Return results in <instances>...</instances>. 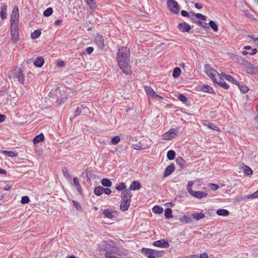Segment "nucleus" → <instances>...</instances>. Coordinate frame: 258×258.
<instances>
[{
  "label": "nucleus",
  "mask_w": 258,
  "mask_h": 258,
  "mask_svg": "<svg viewBox=\"0 0 258 258\" xmlns=\"http://www.w3.org/2000/svg\"><path fill=\"white\" fill-rule=\"evenodd\" d=\"M82 176L84 179H86L88 181L95 178V175L93 174L90 170L86 169L82 172Z\"/></svg>",
  "instance_id": "9b49d317"
},
{
  "label": "nucleus",
  "mask_w": 258,
  "mask_h": 258,
  "mask_svg": "<svg viewBox=\"0 0 258 258\" xmlns=\"http://www.w3.org/2000/svg\"><path fill=\"white\" fill-rule=\"evenodd\" d=\"M257 52V50L256 49L254 48V49H251L250 50H249L248 51H243L242 52V53L243 55H246L247 54H250V55H254L255 54H256Z\"/></svg>",
  "instance_id": "58836bf2"
},
{
  "label": "nucleus",
  "mask_w": 258,
  "mask_h": 258,
  "mask_svg": "<svg viewBox=\"0 0 258 258\" xmlns=\"http://www.w3.org/2000/svg\"><path fill=\"white\" fill-rule=\"evenodd\" d=\"M85 2L91 10H94L96 9L97 2L96 0H85Z\"/></svg>",
  "instance_id": "b1692460"
},
{
  "label": "nucleus",
  "mask_w": 258,
  "mask_h": 258,
  "mask_svg": "<svg viewBox=\"0 0 258 258\" xmlns=\"http://www.w3.org/2000/svg\"><path fill=\"white\" fill-rule=\"evenodd\" d=\"M202 90L205 92H208L212 93L214 92V90L212 88L210 87L209 85H204L202 88Z\"/></svg>",
  "instance_id": "4c0bfd02"
},
{
  "label": "nucleus",
  "mask_w": 258,
  "mask_h": 258,
  "mask_svg": "<svg viewBox=\"0 0 258 258\" xmlns=\"http://www.w3.org/2000/svg\"><path fill=\"white\" fill-rule=\"evenodd\" d=\"M190 194L198 199H202L207 196V193L201 191H195L193 190L191 191V192Z\"/></svg>",
  "instance_id": "a211bd4d"
},
{
  "label": "nucleus",
  "mask_w": 258,
  "mask_h": 258,
  "mask_svg": "<svg viewBox=\"0 0 258 258\" xmlns=\"http://www.w3.org/2000/svg\"><path fill=\"white\" fill-rule=\"evenodd\" d=\"M141 251L145 255L149 258H154V249L148 248H142Z\"/></svg>",
  "instance_id": "f3484780"
},
{
  "label": "nucleus",
  "mask_w": 258,
  "mask_h": 258,
  "mask_svg": "<svg viewBox=\"0 0 258 258\" xmlns=\"http://www.w3.org/2000/svg\"><path fill=\"white\" fill-rule=\"evenodd\" d=\"M41 31L40 30L37 29L35 30L33 33H31V37L33 39H35L37 38L38 37L40 36L41 34Z\"/></svg>",
  "instance_id": "72a5a7b5"
},
{
  "label": "nucleus",
  "mask_w": 258,
  "mask_h": 258,
  "mask_svg": "<svg viewBox=\"0 0 258 258\" xmlns=\"http://www.w3.org/2000/svg\"><path fill=\"white\" fill-rule=\"evenodd\" d=\"M130 203H130V202L121 200V203L120 205V210L122 211H123V212L128 210V209L130 207Z\"/></svg>",
  "instance_id": "4be33fe9"
},
{
  "label": "nucleus",
  "mask_w": 258,
  "mask_h": 258,
  "mask_svg": "<svg viewBox=\"0 0 258 258\" xmlns=\"http://www.w3.org/2000/svg\"><path fill=\"white\" fill-rule=\"evenodd\" d=\"M145 89L147 95L149 96V97H152L154 98H161V97L157 94L151 87L146 86Z\"/></svg>",
  "instance_id": "f8f14e48"
},
{
  "label": "nucleus",
  "mask_w": 258,
  "mask_h": 258,
  "mask_svg": "<svg viewBox=\"0 0 258 258\" xmlns=\"http://www.w3.org/2000/svg\"><path fill=\"white\" fill-rule=\"evenodd\" d=\"M205 72L207 74V75L211 78L213 81L214 82L215 80H216V76H219V74L214 70L213 69H212L209 64H206L205 66Z\"/></svg>",
  "instance_id": "39448f33"
},
{
  "label": "nucleus",
  "mask_w": 258,
  "mask_h": 258,
  "mask_svg": "<svg viewBox=\"0 0 258 258\" xmlns=\"http://www.w3.org/2000/svg\"><path fill=\"white\" fill-rule=\"evenodd\" d=\"M226 80L236 85L238 84V81H237L236 80H235L234 78H233L229 75L226 77Z\"/></svg>",
  "instance_id": "603ef678"
},
{
  "label": "nucleus",
  "mask_w": 258,
  "mask_h": 258,
  "mask_svg": "<svg viewBox=\"0 0 258 258\" xmlns=\"http://www.w3.org/2000/svg\"><path fill=\"white\" fill-rule=\"evenodd\" d=\"M141 187V184L140 182L137 181H135L132 182L130 187V189L128 190H135L137 189H139Z\"/></svg>",
  "instance_id": "393cba45"
},
{
  "label": "nucleus",
  "mask_w": 258,
  "mask_h": 258,
  "mask_svg": "<svg viewBox=\"0 0 258 258\" xmlns=\"http://www.w3.org/2000/svg\"><path fill=\"white\" fill-rule=\"evenodd\" d=\"M19 18L18 7L15 6L13 10L11 17V26L18 25Z\"/></svg>",
  "instance_id": "20e7f679"
},
{
  "label": "nucleus",
  "mask_w": 258,
  "mask_h": 258,
  "mask_svg": "<svg viewBox=\"0 0 258 258\" xmlns=\"http://www.w3.org/2000/svg\"><path fill=\"white\" fill-rule=\"evenodd\" d=\"M111 192V190L110 188L103 187V193H105L106 195H109Z\"/></svg>",
  "instance_id": "680f3d73"
},
{
  "label": "nucleus",
  "mask_w": 258,
  "mask_h": 258,
  "mask_svg": "<svg viewBox=\"0 0 258 258\" xmlns=\"http://www.w3.org/2000/svg\"><path fill=\"white\" fill-rule=\"evenodd\" d=\"M95 41L99 48H102L104 47V40L101 35H98L95 38Z\"/></svg>",
  "instance_id": "6ab92c4d"
},
{
  "label": "nucleus",
  "mask_w": 258,
  "mask_h": 258,
  "mask_svg": "<svg viewBox=\"0 0 258 258\" xmlns=\"http://www.w3.org/2000/svg\"><path fill=\"white\" fill-rule=\"evenodd\" d=\"M246 69V72L248 74H255L257 71V69L256 67L253 66V65L249 62V66L247 65L245 67Z\"/></svg>",
  "instance_id": "5701e85b"
},
{
  "label": "nucleus",
  "mask_w": 258,
  "mask_h": 258,
  "mask_svg": "<svg viewBox=\"0 0 258 258\" xmlns=\"http://www.w3.org/2000/svg\"><path fill=\"white\" fill-rule=\"evenodd\" d=\"M132 197L131 191L128 189H125L122 192L121 198L122 201L131 203Z\"/></svg>",
  "instance_id": "ddd939ff"
},
{
  "label": "nucleus",
  "mask_w": 258,
  "mask_h": 258,
  "mask_svg": "<svg viewBox=\"0 0 258 258\" xmlns=\"http://www.w3.org/2000/svg\"><path fill=\"white\" fill-rule=\"evenodd\" d=\"M238 61L240 62L242 66L245 67L247 66V65L249 66V62L246 60L244 59L243 57H238Z\"/></svg>",
  "instance_id": "a18cd8bd"
},
{
  "label": "nucleus",
  "mask_w": 258,
  "mask_h": 258,
  "mask_svg": "<svg viewBox=\"0 0 258 258\" xmlns=\"http://www.w3.org/2000/svg\"><path fill=\"white\" fill-rule=\"evenodd\" d=\"M94 50L92 47H89L86 49V52L88 54H90Z\"/></svg>",
  "instance_id": "338daca9"
},
{
  "label": "nucleus",
  "mask_w": 258,
  "mask_h": 258,
  "mask_svg": "<svg viewBox=\"0 0 258 258\" xmlns=\"http://www.w3.org/2000/svg\"><path fill=\"white\" fill-rule=\"evenodd\" d=\"M180 221L184 223H188L192 222L191 217L189 216H184L180 219Z\"/></svg>",
  "instance_id": "e433bc0d"
},
{
  "label": "nucleus",
  "mask_w": 258,
  "mask_h": 258,
  "mask_svg": "<svg viewBox=\"0 0 258 258\" xmlns=\"http://www.w3.org/2000/svg\"><path fill=\"white\" fill-rule=\"evenodd\" d=\"M175 156V152L173 150H169L167 154V157L169 160L174 159Z\"/></svg>",
  "instance_id": "ea45409f"
},
{
  "label": "nucleus",
  "mask_w": 258,
  "mask_h": 258,
  "mask_svg": "<svg viewBox=\"0 0 258 258\" xmlns=\"http://www.w3.org/2000/svg\"><path fill=\"white\" fill-rule=\"evenodd\" d=\"M209 26H210L212 29L215 31L217 32L218 30V28L217 24L212 20L209 22Z\"/></svg>",
  "instance_id": "37998d69"
},
{
  "label": "nucleus",
  "mask_w": 258,
  "mask_h": 258,
  "mask_svg": "<svg viewBox=\"0 0 258 258\" xmlns=\"http://www.w3.org/2000/svg\"><path fill=\"white\" fill-rule=\"evenodd\" d=\"M101 183L102 185L105 187H110L112 185L111 181L107 178H103L101 180Z\"/></svg>",
  "instance_id": "c756f323"
},
{
  "label": "nucleus",
  "mask_w": 258,
  "mask_h": 258,
  "mask_svg": "<svg viewBox=\"0 0 258 258\" xmlns=\"http://www.w3.org/2000/svg\"><path fill=\"white\" fill-rule=\"evenodd\" d=\"M177 98L180 101L182 102L185 103L187 101V99L186 98V97L182 94L179 95Z\"/></svg>",
  "instance_id": "864d4df0"
},
{
  "label": "nucleus",
  "mask_w": 258,
  "mask_h": 258,
  "mask_svg": "<svg viewBox=\"0 0 258 258\" xmlns=\"http://www.w3.org/2000/svg\"><path fill=\"white\" fill-rule=\"evenodd\" d=\"M165 253V251L164 250H157L154 249V254L153 256L154 257H160L163 256Z\"/></svg>",
  "instance_id": "f704fd0d"
},
{
  "label": "nucleus",
  "mask_w": 258,
  "mask_h": 258,
  "mask_svg": "<svg viewBox=\"0 0 258 258\" xmlns=\"http://www.w3.org/2000/svg\"><path fill=\"white\" fill-rule=\"evenodd\" d=\"M7 5L5 4H2L1 7V16L3 20L5 19L7 17Z\"/></svg>",
  "instance_id": "412c9836"
},
{
  "label": "nucleus",
  "mask_w": 258,
  "mask_h": 258,
  "mask_svg": "<svg viewBox=\"0 0 258 258\" xmlns=\"http://www.w3.org/2000/svg\"><path fill=\"white\" fill-rule=\"evenodd\" d=\"M177 28L180 31L182 32H188L191 29L190 26L185 22L178 24Z\"/></svg>",
  "instance_id": "4468645a"
},
{
  "label": "nucleus",
  "mask_w": 258,
  "mask_h": 258,
  "mask_svg": "<svg viewBox=\"0 0 258 258\" xmlns=\"http://www.w3.org/2000/svg\"><path fill=\"white\" fill-rule=\"evenodd\" d=\"M11 35H12V39L14 43H16L18 41V38H19V32H18V25H15V26H11Z\"/></svg>",
  "instance_id": "1a4fd4ad"
},
{
  "label": "nucleus",
  "mask_w": 258,
  "mask_h": 258,
  "mask_svg": "<svg viewBox=\"0 0 258 258\" xmlns=\"http://www.w3.org/2000/svg\"><path fill=\"white\" fill-rule=\"evenodd\" d=\"M62 173H63L64 176L66 178H69L71 177L70 174L68 172V170L66 168H64L62 169Z\"/></svg>",
  "instance_id": "6e6d98bb"
},
{
  "label": "nucleus",
  "mask_w": 258,
  "mask_h": 258,
  "mask_svg": "<svg viewBox=\"0 0 258 258\" xmlns=\"http://www.w3.org/2000/svg\"><path fill=\"white\" fill-rule=\"evenodd\" d=\"M118 65L122 72L126 74H128L131 71V66L130 65V59L123 60L122 58L118 60Z\"/></svg>",
  "instance_id": "7ed1b4c3"
},
{
  "label": "nucleus",
  "mask_w": 258,
  "mask_h": 258,
  "mask_svg": "<svg viewBox=\"0 0 258 258\" xmlns=\"http://www.w3.org/2000/svg\"><path fill=\"white\" fill-rule=\"evenodd\" d=\"M120 140V139L119 137V136H116L114 137L112 139L111 142V143H112L113 145H116V144H117L118 143H119V142Z\"/></svg>",
  "instance_id": "8fccbe9b"
},
{
  "label": "nucleus",
  "mask_w": 258,
  "mask_h": 258,
  "mask_svg": "<svg viewBox=\"0 0 258 258\" xmlns=\"http://www.w3.org/2000/svg\"><path fill=\"white\" fill-rule=\"evenodd\" d=\"M176 163L180 166L181 168L184 167L185 165V160L181 157H178L176 160Z\"/></svg>",
  "instance_id": "2f4dec72"
},
{
  "label": "nucleus",
  "mask_w": 258,
  "mask_h": 258,
  "mask_svg": "<svg viewBox=\"0 0 258 258\" xmlns=\"http://www.w3.org/2000/svg\"><path fill=\"white\" fill-rule=\"evenodd\" d=\"M217 214L219 216H226L229 215V212L225 209H219L217 211Z\"/></svg>",
  "instance_id": "473e14b6"
},
{
  "label": "nucleus",
  "mask_w": 258,
  "mask_h": 258,
  "mask_svg": "<svg viewBox=\"0 0 258 258\" xmlns=\"http://www.w3.org/2000/svg\"><path fill=\"white\" fill-rule=\"evenodd\" d=\"M210 187L212 190H216L219 188V185L216 184L210 183Z\"/></svg>",
  "instance_id": "bf43d9fd"
},
{
  "label": "nucleus",
  "mask_w": 258,
  "mask_h": 258,
  "mask_svg": "<svg viewBox=\"0 0 258 258\" xmlns=\"http://www.w3.org/2000/svg\"><path fill=\"white\" fill-rule=\"evenodd\" d=\"M44 139V135L42 134H40L39 135L36 136L33 139V143L34 144H37L40 142L43 141Z\"/></svg>",
  "instance_id": "cd10ccee"
},
{
  "label": "nucleus",
  "mask_w": 258,
  "mask_h": 258,
  "mask_svg": "<svg viewBox=\"0 0 258 258\" xmlns=\"http://www.w3.org/2000/svg\"><path fill=\"white\" fill-rule=\"evenodd\" d=\"M153 245L156 247L168 248L169 246L168 242L165 240L161 239L153 242Z\"/></svg>",
  "instance_id": "2eb2a0df"
},
{
  "label": "nucleus",
  "mask_w": 258,
  "mask_h": 258,
  "mask_svg": "<svg viewBox=\"0 0 258 258\" xmlns=\"http://www.w3.org/2000/svg\"><path fill=\"white\" fill-rule=\"evenodd\" d=\"M192 184H193L192 181H188L187 189L189 194H190L191 192V191H193L191 189V186L192 185Z\"/></svg>",
  "instance_id": "052dcab7"
},
{
  "label": "nucleus",
  "mask_w": 258,
  "mask_h": 258,
  "mask_svg": "<svg viewBox=\"0 0 258 258\" xmlns=\"http://www.w3.org/2000/svg\"><path fill=\"white\" fill-rule=\"evenodd\" d=\"M152 211L154 213L160 214L163 213V209L160 206H155L152 208Z\"/></svg>",
  "instance_id": "7c9ffc66"
},
{
  "label": "nucleus",
  "mask_w": 258,
  "mask_h": 258,
  "mask_svg": "<svg viewBox=\"0 0 258 258\" xmlns=\"http://www.w3.org/2000/svg\"><path fill=\"white\" fill-rule=\"evenodd\" d=\"M180 72L181 70L180 68H175L172 74L173 77L175 78H177L180 75Z\"/></svg>",
  "instance_id": "c03bdc74"
},
{
  "label": "nucleus",
  "mask_w": 258,
  "mask_h": 258,
  "mask_svg": "<svg viewBox=\"0 0 258 258\" xmlns=\"http://www.w3.org/2000/svg\"><path fill=\"white\" fill-rule=\"evenodd\" d=\"M53 12V9L51 8H48L43 12V15L45 17H48L50 16Z\"/></svg>",
  "instance_id": "49530a36"
},
{
  "label": "nucleus",
  "mask_w": 258,
  "mask_h": 258,
  "mask_svg": "<svg viewBox=\"0 0 258 258\" xmlns=\"http://www.w3.org/2000/svg\"><path fill=\"white\" fill-rule=\"evenodd\" d=\"M243 171L247 175H250L252 173V171L248 166L244 165L243 167Z\"/></svg>",
  "instance_id": "de8ad7c7"
},
{
  "label": "nucleus",
  "mask_w": 258,
  "mask_h": 258,
  "mask_svg": "<svg viewBox=\"0 0 258 258\" xmlns=\"http://www.w3.org/2000/svg\"><path fill=\"white\" fill-rule=\"evenodd\" d=\"M103 214L104 215L105 217L112 219L116 217L117 216L118 213L115 210L107 209L103 211Z\"/></svg>",
  "instance_id": "9d476101"
},
{
  "label": "nucleus",
  "mask_w": 258,
  "mask_h": 258,
  "mask_svg": "<svg viewBox=\"0 0 258 258\" xmlns=\"http://www.w3.org/2000/svg\"><path fill=\"white\" fill-rule=\"evenodd\" d=\"M73 181H74V183L76 184V185L77 187H80V184L79 183V181L77 178L74 177L73 178Z\"/></svg>",
  "instance_id": "0e129e2a"
},
{
  "label": "nucleus",
  "mask_w": 258,
  "mask_h": 258,
  "mask_svg": "<svg viewBox=\"0 0 258 258\" xmlns=\"http://www.w3.org/2000/svg\"><path fill=\"white\" fill-rule=\"evenodd\" d=\"M103 246H104V250L106 251L105 253L110 254L118 253V248L114 245H111L110 244L104 243Z\"/></svg>",
  "instance_id": "6e6552de"
},
{
  "label": "nucleus",
  "mask_w": 258,
  "mask_h": 258,
  "mask_svg": "<svg viewBox=\"0 0 258 258\" xmlns=\"http://www.w3.org/2000/svg\"><path fill=\"white\" fill-rule=\"evenodd\" d=\"M196 23L198 25H201V26H202L203 27H204L205 28L208 29L209 28L208 24L206 22H202L200 21H198L197 22L196 21Z\"/></svg>",
  "instance_id": "3c124183"
},
{
  "label": "nucleus",
  "mask_w": 258,
  "mask_h": 258,
  "mask_svg": "<svg viewBox=\"0 0 258 258\" xmlns=\"http://www.w3.org/2000/svg\"><path fill=\"white\" fill-rule=\"evenodd\" d=\"M174 169L175 168L173 165L171 164L168 165L165 170L163 177H165L170 175L174 171Z\"/></svg>",
  "instance_id": "aec40b11"
},
{
  "label": "nucleus",
  "mask_w": 258,
  "mask_h": 258,
  "mask_svg": "<svg viewBox=\"0 0 258 258\" xmlns=\"http://www.w3.org/2000/svg\"><path fill=\"white\" fill-rule=\"evenodd\" d=\"M44 62L43 58L39 56L37 57L34 61V64L37 67H41L44 64Z\"/></svg>",
  "instance_id": "a878e982"
},
{
  "label": "nucleus",
  "mask_w": 258,
  "mask_h": 258,
  "mask_svg": "<svg viewBox=\"0 0 258 258\" xmlns=\"http://www.w3.org/2000/svg\"><path fill=\"white\" fill-rule=\"evenodd\" d=\"M3 153L7 156L10 157H14L17 156L18 154L16 152L10 151H3Z\"/></svg>",
  "instance_id": "a19ab883"
},
{
  "label": "nucleus",
  "mask_w": 258,
  "mask_h": 258,
  "mask_svg": "<svg viewBox=\"0 0 258 258\" xmlns=\"http://www.w3.org/2000/svg\"><path fill=\"white\" fill-rule=\"evenodd\" d=\"M10 77L18 78L19 82L21 84L24 83V76L21 68H16L13 71L11 72Z\"/></svg>",
  "instance_id": "f03ea898"
},
{
  "label": "nucleus",
  "mask_w": 258,
  "mask_h": 258,
  "mask_svg": "<svg viewBox=\"0 0 258 258\" xmlns=\"http://www.w3.org/2000/svg\"><path fill=\"white\" fill-rule=\"evenodd\" d=\"M168 8L173 13L178 14L179 11V7L177 3L174 0H168L167 2Z\"/></svg>",
  "instance_id": "423d86ee"
},
{
  "label": "nucleus",
  "mask_w": 258,
  "mask_h": 258,
  "mask_svg": "<svg viewBox=\"0 0 258 258\" xmlns=\"http://www.w3.org/2000/svg\"><path fill=\"white\" fill-rule=\"evenodd\" d=\"M30 202V199L28 196H23L21 199V203L23 204H27Z\"/></svg>",
  "instance_id": "4d7b16f0"
},
{
  "label": "nucleus",
  "mask_w": 258,
  "mask_h": 258,
  "mask_svg": "<svg viewBox=\"0 0 258 258\" xmlns=\"http://www.w3.org/2000/svg\"><path fill=\"white\" fill-rule=\"evenodd\" d=\"M208 127H209V128H211L212 130H216V131H219L218 128L217 126H215L212 123H209V125H208Z\"/></svg>",
  "instance_id": "e2e57ef3"
},
{
  "label": "nucleus",
  "mask_w": 258,
  "mask_h": 258,
  "mask_svg": "<svg viewBox=\"0 0 258 258\" xmlns=\"http://www.w3.org/2000/svg\"><path fill=\"white\" fill-rule=\"evenodd\" d=\"M94 192L95 195L99 196L103 193V187L101 186H98L94 189Z\"/></svg>",
  "instance_id": "c85d7f7f"
},
{
  "label": "nucleus",
  "mask_w": 258,
  "mask_h": 258,
  "mask_svg": "<svg viewBox=\"0 0 258 258\" xmlns=\"http://www.w3.org/2000/svg\"><path fill=\"white\" fill-rule=\"evenodd\" d=\"M191 216L193 217L194 219L197 220H200L201 219H203L205 218V216L204 214L202 213H194L191 214Z\"/></svg>",
  "instance_id": "bb28decb"
},
{
  "label": "nucleus",
  "mask_w": 258,
  "mask_h": 258,
  "mask_svg": "<svg viewBox=\"0 0 258 258\" xmlns=\"http://www.w3.org/2000/svg\"><path fill=\"white\" fill-rule=\"evenodd\" d=\"M214 82L224 89H227L229 88V85L225 82L223 78H221L219 75L218 76V78L216 79V80H215Z\"/></svg>",
  "instance_id": "dca6fc26"
},
{
  "label": "nucleus",
  "mask_w": 258,
  "mask_h": 258,
  "mask_svg": "<svg viewBox=\"0 0 258 258\" xmlns=\"http://www.w3.org/2000/svg\"><path fill=\"white\" fill-rule=\"evenodd\" d=\"M181 14L183 17H189V15L187 11H184V10L181 11Z\"/></svg>",
  "instance_id": "69168bd1"
},
{
  "label": "nucleus",
  "mask_w": 258,
  "mask_h": 258,
  "mask_svg": "<svg viewBox=\"0 0 258 258\" xmlns=\"http://www.w3.org/2000/svg\"><path fill=\"white\" fill-rule=\"evenodd\" d=\"M130 55V50L126 47H121L118 49L117 54V60L122 58L123 60H128Z\"/></svg>",
  "instance_id": "f257e3e1"
},
{
  "label": "nucleus",
  "mask_w": 258,
  "mask_h": 258,
  "mask_svg": "<svg viewBox=\"0 0 258 258\" xmlns=\"http://www.w3.org/2000/svg\"><path fill=\"white\" fill-rule=\"evenodd\" d=\"M105 256L107 258H118L116 256L112 255L111 254H109L108 253H105Z\"/></svg>",
  "instance_id": "774afa93"
},
{
  "label": "nucleus",
  "mask_w": 258,
  "mask_h": 258,
  "mask_svg": "<svg viewBox=\"0 0 258 258\" xmlns=\"http://www.w3.org/2000/svg\"><path fill=\"white\" fill-rule=\"evenodd\" d=\"M125 187H126V186H125L124 183L122 182L116 187V189L117 190L120 191V190H122L125 189Z\"/></svg>",
  "instance_id": "5fc2aeb1"
},
{
  "label": "nucleus",
  "mask_w": 258,
  "mask_h": 258,
  "mask_svg": "<svg viewBox=\"0 0 258 258\" xmlns=\"http://www.w3.org/2000/svg\"><path fill=\"white\" fill-rule=\"evenodd\" d=\"M177 130L171 128L167 132L164 133L162 136V139L170 140L174 138L177 136Z\"/></svg>",
  "instance_id": "0eeeda50"
},
{
  "label": "nucleus",
  "mask_w": 258,
  "mask_h": 258,
  "mask_svg": "<svg viewBox=\"0 0 258 258\" xmlns=\"http://www.w3.org/2000/svg\"><path fill=\"white\" fill-rule=\"evenodd\" d=\"M164 215L167 219L172 218V210L170 208L166 209L165 211Z\"/></svg>",
  "instance_id": "c9c22d12"
},
{
  "label": "nucleus",
  "mask_w": 258,
  "mask_h": 258,
  "mask_svg": "<svg viewBox=\"0 0 258 258\" xmlns=\"http://www.w3.org/2000/svg\"><path fill=\"white\" fill-rule=\"evenodd\" d=\"M237 85H238L239 89H240L241 92L243 93L247 92V91L249 90L248 88L246 86L243 85L242 84L240 85L238 83V84H237Z\"/></svg>",
  "instance_id": "79ce46f5"
},
{
  "label": "nucleus",
  "mask_w": 258,
  "mask_h": 258,
  "mask_svg": "<svg viewBox=\"0 0 258 258\" xmlns=\"http://www.w3.org/2000/svg\"><path fill=\"white\" fill-rule=\"evenodd\" d=\"M132 148L135 150H142L146 149V148H148V147H142L141 145H140L138 144H133Z\"/></svg>",
  "instance_id": "09e8293b"
},
{
  "label": "nucleus",
  "mask_w": 258,
  "mask_h": 258,
  "mask_svg": "<svg viewBox=\"0 0 258 258\" xmlns=\"http://www.w3.org/2000/svg\"><path fill=\"white\" fill-rule=\"evenodd\" d=\"M258 198L257 194H256V192L255 191L252 194L249 195L247 196V197L243 198V199H252V198Z\"/></svg>",
  "instance_id": "13d9d810"
}]
</instances>
